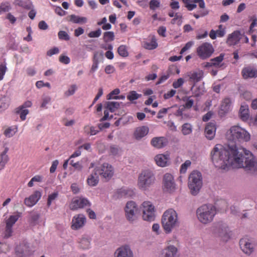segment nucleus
<instances>
[{
  "label": "nucleus",
  "mask_w": 257,
  "mask_h": 257,
  "mask_svg": "<svg viewBox=\"0 0 257 257\" xmlns=\"http://www.w3.org/2000/svg\"><path fill=\"white\" fill-rule=\"evenodd\" d=\"M17 125H13L7 128L4 132V135L7 138H12L18 132Z\"/></svg>",
  "instance_id": "obj_33"
},
{
  "label": "nucleus",
  "mask_w": 257,
  "mask_h": 257,
  "mask_svg": "<svg viewBox=\"0 0 257 257\" xmlns=\"http://www.w3.org/2000/svg\"><path fill=\"white\" fill-rule=\"evenodd\" d=\"M212 162L218 168H243L247 173L257 174V158L246 149L235 145L217 144L210 154Z\"/></svg>",
  "instance_id": "obj_1"
},
{
  "label": "nucleus",
  "mask_w": 257,
  "mask_h": 257,
  "mask_svg": "<svg viewBox=\"0 0 257 257\" xmlns=\"http://www.w3.org/2000/svg\"><path fill=\"white\" fill-rule=\"evenodd\" d=\"M239 114L240 119L242 121H245L249 119V108L247 104H244L241 105L239 109Z\"/></svg>",
  "instance_id": "obj_29"
},
{
  "label": "nucleus",
  "mask_w": 257,
  "mask_h": 257,
  "mask_svg": "<svg viewBox=\"0 0 257 257\" xmlns=\"http://www.w3.org/2000/svg\"><path fill=\"white\" fill-rule=\"evenodd\" d=\"M98 173L106 180L110 179L113 175L114 171L111 165L104 163L100 167L95 168Z\"/></svg>",
  "instance_id": "obj_16"
},
{
  "label": "nucleus",
  "mask_w": 257,
  "mask_h": 257,
  "mask_svg": "<svg viewBox=\"0 0 257 257\" xmlns=\"http://www.w3.org/2000/svg\"><path fill=\"white\" fill-rule=\"evenodd\" d=\"M161 223L166 234L171 233L173 230L180 226L179 214L173 208H169L163 213Z\"/></svg>",
  "instance_id": "obj_2"
},
{
  "label": "nucleus",
  "mask_w": 257,
  "mask_h": 257,
  "mask_svg": "<svg viewBox=\"0 0 257 257\" xmlns=\"http://www.w3.org/2000/svg\"><path fill=\"white\" fill-rule=\"evenodd\" d=\"M90 206V203L87 198L83 197H76L70 202L69 208L74 211Z\"/></svg>",
  "instance_id": "obj_14"
},
{
  "label": "nucleus",
  "mask_w": 257,
  "mask_h": 257,
  "mask_svg": "<svg viewBox=\"0 0 257 257\" xmlns=\"http://www.w3.org/2000/svg\"><path fill=\"white\" fill-rule=\"evenodd\" d=\"M194 43L193 41H189L186 44L185 46L181 49L180 54H183L184 52L189 50L194 45Z\"/></svg>",
  "instance_id": "obj_62"
},
{
  "label": "nucleus",
  "mask_w": 257,
  "mask_h": 257,
  "mask_svg": "<svg viewBox=\"0 0 257 257\" xmlns=\"http://www.w3.org/2000/svg\"><path fill=\"white\" fill-rule=\"evenodd\" d=\"M51 101V98L49 96H44L42 98V102L41 107L42 108H47L46 105Z\"/></svg>",
  "instance_id": "obj_55"
},
{
  "label": "nucleus",
  "mask_w": 257,
  "mask_h": 257,
  "mask_svg": "<svg viewBox=\"0 0 257 257\" xmlns=\"http://www.w3.org/2000/svg\"><path fill=\"white\" fill-rule=\"evenodd\" d=\"M83 132L86 135L93 136L98 133V130L96 127L88 124L83 127Z\"/></svg>",
  "instance_id": "obj_32"
},
{
  "label": "nucleus",
  "mask_w": 257,
  "mask_h": 257,
  "mask_svg": "<svg viewBox=\"0 0 257 257\" xmlns=\"http://www.w3.org/2000/svg\"><path fill=\"white\" fill-rule=\"evenodd\" d=\"M228 141L235 143L248 142L250 140L249 133L238 125L231 126L226 133Z\"/></svg>",
  "instance_id": "obj_3"
},
{
  "label": "nucleus",
  "mask_w": 257,
  "mask_h": 257,
  "mask_svg": "<svg viewBox=\"0 0 257 257\" xmlns=\"http://www.w3.org/2000/svg\"><path fill=\"white\" fill-rule=\"evenodd\" d=\"M106 106L104 111V116L102 118L103 120L107 119L112 117L109 116L108 111L111 112H115L119 107V103L115 101H109L106 103Z\"/></svg>",
  "instance_id": "obj_21"
},
{
  "label": "nucleus",
  "mask_w": 257,
  "mask_h": 257,
  "mask_svg": "<svg viewBox=\"0 0 257 257\" xmlns=\"http://www.w3.org/2000/svg\"><path fill=\"white\" fill-rule=\"evenodd\" d=\"M42 194L39 191H35L28 197L24 199V204L29 207L34 206L40 199Z\"/></svg>",
  "instance_id": "obj_20"
},
{
  "label": "nucleus",
  "mask_w": 257,
  "mask_h": 257,
  "mask_svg": "<svg viewBox=\"0 0 257 257\" xmlns=\"http://www.w3.org/2000/svg\"><path fill=\"white\" fill-rule=\"evenodd\" d=\"M152 230L156 235H159L162 233V230L159 223H154L152 227Z\"/></svg>",
  "instance_id": "obj_53"
},
{
  "label": "nucleus",
  "mask_w": 257,
  "mask_h": 257,
  "mask_svg": "<svg viewBox=\"0 0 257 257\" xmlns=\"http://www.w3.org/2000/svg\"><path fill=\"white\" fill-rule=\"evenodd\" d=\"M241 35L239 31H234L228 36L226 43L229 46L235 45L240 41Z\"/></svg>",
  "instance_id": "obj_26"
},
{
  "label": "nucleus",
  "mask_w": 257,
  "mask_h": 257,
  "mask_svg": "<svg viewBox=\"0 0 257 257\" xmlns=\"http://www.w3.org/2000/svg\"><path fill=\"white\" fill-rule=\"evenodd\" d=\"M183 100L185 102L183 108H190L194 104V100L191 97L185 96L183 98Z\"/></svg>",
  "instance_id": "obj_41"
},
{
  "label": "nucleus",
  "mask_w": 257,
  "mask_h": 257,
  "mask_svg": "<svg viewBox=\"0 0 257 257\" xmlns=\"http://www.w3.org/2000/svg\"><path fill=\"white\" fill-rule=\"evenodd\" d=\"M193 93L196 96L202 95L205 91V87L203 84L197 86L193 90Z\"/></svg>",
  "instance_id": "obj_43"
},
{
  "label": "nucleus",
  "mask_w": 257,
  "mask_h": 257,
  "mask_svg": "<svg viewBox=\"0 0 257 257\" xmlns=\"http://www.w3.org/2000/svg\"><path fill=\"white\" fill-rule=\"evenodd\" d=\"M163 189L165 192L173 193L176 189L174 177L171 173H166L163 177Z\"/></svg>",
  "instance_id": "obj_10"
},
{
  "label": "nucleus",
  "mask_w": 257,
  "mask_h": 257,
  "mask_svg": "<svg viewBox=\"0 0 257 257\" xmlns=\"http://www.w3.org/2000/svg\"><path fill=\"white\" fill-rule=\"evenodd\" d=\"M202 177L201 173L197 171H192L189 176L188 183L191 194L197 195L202 188Z\"/></svg>",
  "instance_id": "obj_6"
},
{
  "label": "nucleus",
  "mask_w": 257,
  "mask_h": 257,
  "mask_svg": "<svg viewBox=\"0 0 257 257\" xmlns=\"http://www.w3.org/2000/svg\"><path fill=\"white\" fill-rule=\"evenodd\" d=\"M191 165V161L188 160H186L184 163H183L180 168V173L181 174H185L186 173L188 168H189Z\"/></svg>",
  "instance_id": "obj_40"
},
{
  "label": "nucleus",
  "mask_w": 257,
  "mask_h": 257,
  "mask_svg": "<svg viewBox=\"0 0 257 257\" xmlns=\"http://www.w3.org/2000/svg\"><path fill=\"white\" fill-rule=\"evenodd\" d=\"M141 96V94H138L136 91H131L128 93L127 98L130 101H133L138 99Z\"/></svg>",
  "instance_id": "obj_45"
},
{
  "label": "nucleus",
  "mask_w": 257,
  "mask_h": 257,
  "mask_svg": "<svg viewBox=\"0 0 257 257\" xmlns=\"http://www.w3.org/2000/svg\"><path fill=\"white\" fill-rule=\"evenodd\" d=\"M59 61L61 63H62L63 64H68L70 62V58L68 56H65V55H61V56H60V57H59Z\"/></svg>",
  "instance_id": "obj_64"
},
{
  "label": "nucleus",
  "mask_w": 257,
  "mask_h": 257,
  "mask_svg": "<svg viewBox=\"0 0 257 257\" xmlns=\"http://www.w3.org/2000/svg\"><path fill=\"white\" fill-rule=\"evenodd\" d=\"M114 257H134V253L131 247L128 245L125 244L116 249Z\"/></svg>",
  "instance_id": "obj_18"
},
{
  "label": "nucleus",
  "mask_w": 257,
  "mask_h": 257,
  "mask_svg": "<svg viewBox=\"0 0 257 257\" xmlns=\"http://www.w3.org/2000/svg\"><path fill=\"white\" fill-rule=\"evenodd\" d=\"M125 214L126 219L130 222H133L139 214V209L136 203L133 201L126 203L124 208Z\"/></svg>",
  "instance_id": "obj_9"
},
{
  "label": "nucleus",
  "mask_w": 257,
  "mask_h": 257,
  "mask_svg": "<svg viewBox=\"0 0 257 257\" xmlns=\"http://www.w3.org/2000/svg\"><path fill=\"white\" fill-rule=\"evenodd\" d=\"M216 131V124L213 122H209L206 124L204 130L205 137L209 140L214 138Z\"/></svg>",
  "instance_id": "obj_22"
},
{
  "label": "nucleus",
  "mask_w": 257,
  "mask_h": 257,
  "mask_svg": "<svg viewBox=\"0 0 257 257\" xmlns=\"http://www.w3.org/2000/svg\"><path fill=\"white\" fill-rule=\"evenodd\" d=\"M9 105V100L7 98L4 97L0 100V109L2 110L6 109Z\"/></svg>",
  "instance_id": "obj_54"
},
{
  "label": "nucleus",
  "mask_w": 257,
  "mask_h": 257,
  "mask_svg": "<svg viewBox=\"0 0 257 257\" xmlns=\"http://www.w3.org/2000/svg\"><path fill=\"white\" fill-rule=\"evenodd\" d=\"M160 5L159 0H151L150 2V8L152 10H155Z\"/></svg>",
  "instance_id": "obj_58"
},
{
  "label": "nucleus",
  "mask_w": 257,
  "mask_h": 257,
  "mask_svg": "<svg viewBox=\"0 0 257 257\" xmlns=\"http://www.w3.org/2000/svg\"><path fill=\"white\" fill-rule=\"evenodd\" d=\"M214 51V48L210 43L205 42L197 48L196 52L201 59H206L211 56Z\"/></svg>",
  "instance_id": "obj_11"
},
{
  "label": "nucleus",
  "mask_w": 257,
  "mask_h": 257,
  "mask_svg": "<svg viewBox=\"0 0 257 257\" xmlns=\"http://www.w3.org/2000/svg\"><path fill=\"white\" fill-rule=\"evenodd\" d=\"M182 16L180 14L176 13L174 16V18L172 20V23L173 24H177L178 25H181L182 23Z\"/></svg>",
  "instance_id": "obj_52"
},
{
  "label": "nucleus",
  "mask_w": 257,
  "mask_h": 257,
  "mask_svg": "<svg viewBox=\"0 0 257 257\" xmlns=\"http://www.w3.org/2000/svg\"><path fill=\"white\" fill-rule=\"evenodd\" d=\"M20 217V214L17 213L10 215L5 220L6 226L3 232L4 237L8 238L13 235L14 230L13 226Z\"/></svg>",
  "instance_id": "obj_8"
},
{
  "label": "nucleus",
  "mask_w": 257,
  "mask_h": 257,
  "mask_svg": "<svg viewBox=\"0 0 257 257\" xmlns=\"http://www.w3.org/2000/svg\"><path fill=\"white\" fill-rule=\"evenodd\" d=\"M149 131V128L147 126H141L137 127L134 132V138L140 140L147 135Z\"/></svg>",
  "instance_id": "obj_25"
},
{
  "label": "nucleus",
  "mask_w": 257,
  "mask_h": 257,
  "mask_svg": "<svg viewBox=\"0 0 257 257\" xmlns=\"http://www.w3.org/2000/svg\"><path fill=\"white\" fill-rule=\"evenodd\" d=\"M77 86L75 84L70 85L68 89L65 92V96L68 97L73 95L77 90Z\"/></svg>",
  "instance_id": "obj_44"
},
{
  "label": "nucleus",
  "mask_w": 257,
  "mask_h": 257,
  "mask_svg": "<svg viewBox=\"0 0 257 257\" xmlns=\"http://www.w3.org/2000/svg\"><path fill=\"white\" fill-rule=\"evenodd\" d=\"M70 20L74 23L83 24L87 22V19L84 17H80L75 15L70 16Z\"/></svg>",
  "instance_id": "obj_34"
},
{
  "label": "nucleus",
  "mask_w": 257,
  "mask_h": 257,
  "mask_svg": "<svg viewBox=\"0 0 257 257\" xmlns=\"http://www.w3.org/2000/svg\"><path fill=\"white\" fill-rule=\"evenodd\" d=\"M58 37L61 40H69L70 39L68 34L65 31H60L58 34Z\"/></svg>",
  "instance_id": "obj_57"
},
{
  "label": "nucleus",
  "mask_w": 257,
  "mask_h": 257,
  "mask_svg": "<svg viewBox=\"0 0 257 257\" xmlns=\"http://www.w3.org/2000/svg\"><path fill=\"white\" fill-rule=\"evenodd\" d=\"M192 131V125L189 123H185L181 126V132L184 136L190 135Z\"/></svg>",
  "instance_id": "obj_35"
},
{
  "label": "nucleus",
  "mask_w": 257,
  "mask_h": 257,
  "mask_svg": "<svg viewBox=\"0 0 257 257\" xmlns=\"http://www.w3.org/2000/svg\"><path fill=\"white\" fill-rule=\"evenodd\" d=\"M231 105V101L228 98H224L220 106V113H225L229 111Z\"/></svg>",
  "instance_id": "obj_31"
},
{
  "label": "nucleus",
  "mask_w": 257,
  "mask_h": 257,
  "mask_svg": "<svg viewBox=\"0 0 257 257\" xmlns=\"http://www.w3.org/2000/svg\"><path fill=\"white\" fill-rule=\"evenodd\" d=\"M239 246L242 252L247 255H250L254 251V245L253 240L247 236L240 239Z\"/></svg>",
  "instance_id": "obj_13"
},
{
  "label": "nucleus",
  "mask_w": 257,
  "mask_h": 257,
  "mask_svg": "<svg viewBox=\"0 0 257 257\" xmlns=\"http://www.w3.org/2000/svg\"><path fill=\"white\" fill-rule=\"evenodd\" d=\"M184 82V79L182 78H180L178 79H177V81H175L173 82V86L175 88H178L183 84Z\"/></svg>",
  "instance_id": "obj_61"
},
{
  "label": "nucleus",
  "mask_w": 257,
  "mask_h": 257,
  "mask_svg": "<svg viewBox=\"0 0 257 257\" xmlns=\"http://www.w3.org/2000/svg\"><path fill=\"white\" fill-rule=\"evenodd\" d=\"M178 242V240L176 235H173L171 237H170L166 240V246H175L174 244H177Z\"/></svg>",
  "instance_id": "obj_48"
},
{
  "label": "nucleus",
  "mask_w": 257,
  "mask_h": 257,
  "mask_svg": "<svg viewBox=\"0 0 257 257\" xmlns=\"http://www.w3.org/2000/svg\"><path fill=\"white\" fill-rule=\"evenodd\" d=\"M14 4L16 6H19L27 9H31L33 7V5L31 3L29 2L27 4L23 0H15Z\"/></svg>",
  "instance_id": "obj_39"
},
{
  "label": "nucleus",
  "mask_w": 257,
  "mask_h": 257,
  "mask_svg": "<svg viewBox=\"0 0 257 257\" xmlns=\"http://www.w3.org/2000/svg\"><path fill=\"white\" fill-rule=\"evenodd\" d=\"M120 91L118 89H115L111 91L108 95L107 99H117V96H115V95H117L119 93Z\"/></svg>",
  "instance_id": "obj_60"
},
{
  "label": "nucleus",
  "mask_w": 257,
  "mask_h": 257,
  "mask_svg": "<svg viewBox=\"0 0 257 257\" xmlns=\"http://www.w3.org/2000/svg\"><path fill=\"white\" fill-rule=\"evenodd\" d=\"M216 213L215 206L211 204L202 205L196 210V216L198 221L204 225L211 223Z\"/></svg>",
  "instance_id": "obj_4"
},
{
  "label": "nucleus",
  "mask_w": 257,
  "mask_h": 257,
  "mask_svg": "<svg viewBox=\"0 0 257 257\" xmlns=\"http://www.w3.org/2000/svg\"><path fill=\"white\" fill-rule=\"evenodd\" d=\"M241 73L243 78L245 79L257 77V69L251 66L243 68Z\"/></svg>",
  "instance_id": "obj_23"
},
{
  "label": "nucleus",
  "mask_w": 257,
  "mask_h": 257,
  "mask_svg": "<svg viewBox=\"0 0 257 257\" xmlns=\"http://www.w3.org/2000/svg\"><path fill=\"white\" fill-rule=\"evenodd\" d=\"M86 223V218L83 214L74 215L71 222V228L72 230H77L83 227Z\"/></svg>",
  "instance_id": "obj_15"
},
{
  "label": "nucleus",
  "mask_w": 257,
  "mask_h": 257,
  "mask_svg": "<svg viewBox=\"0 0 257 257\" xmlns=\"http://www.w3.org/2000/svg\"><path fill=\"white\" fill-rule=\"evenodd\" d=\"M70 164L77 170H81L82 168L81 164L79 162H74L73 160H71Z\"/></svg>",
  "instance_id": "obj_63"
},
{
  "label": "nucleus",
  "mask_w": 257,
  "mask_h": 257,
  "mask_svg": "<svg viewBox=\"0 0 257 257\" xmlns=\"http://www.w3.org/2000/svg\"><path fill=\"white\" fill-rule=\"evenodd\" d=\"M185 7L189 11H192L196 8V4H194L193 0H183Z\"/></svg>",
  "instance_id": "obj_47"
},
{
  "label": "nucleus",
  "mask_w": 257,
  "mask_h": 257,
  "mask_svg": "<svg viewBox=\"0 0 257 257\" xmlns=\"http://www.w3.org/2000/svg\"><path fill=\"white\" fill-rule=\"evenodd\" d=\"M203 77L202 71L193 72L189 75V78L194 82H197L201 80Z\"/></svg>",
  "instance_id": "obj_36"
},
{
  "label": "nucleus",
  "mask_w": 257,
  "mask_h": 257,
  "mask_svg": "<svg viewBox=\"0 0 257 257\" xmlns=\"http://www.w3.org/2000/svg\"><path fill=\"white\" fill-rule=\"evenodd\" d=\"M142 217L144 220L152 221L155 220V207L150 201H144L141 205Z\"/></svg>",
  "instance_id": "obj_7"
},
{
  "label": "nucleus",
  "mask_w": 257,
  "mask_h": 257,
  "mask_svg": "<svg viewBox=\"0 0 257 257\" xmlns=\"http://www.w3.org/2000/svg\"><path fill=\"white\" fill-rule=\"evenodd\" d=\"M179 249L177 246H166L162 250L161 257H180Z\"/></svg>",
  "instance_id": "obj_17"
},
{
  "label": "nucleus",
  "mask_w": 257,
  "mask_h": 257,
  "mask_svg": "<svg viewBox=\"0 0 257 257\" xmlns=\"http://www.w3.org/2000/svg\"><path fill=\"white\" fill-rule=\"evenodd\" d=\"M215 233L216 235L223 241H227L232 235L231 231L225 223H219L216 227Z\"/></svg>",
  "instance_id": "obj_12"
},
{
  "label": "nucleus",
  "mask_w": 257,
  "mask_h": 257,
  "mask_svg": "<svg viewBox=\"0 0 257 257\" xmlns=\"http://www.w3.org/2000/svg\"><path fill=\"white\" fill-rule=\"evenodd\" d=\"M11 6L9 3H4L0 5V14L9 11L11 10Z\"/></svg>",
  "instance_id": "obj_49"
},
{
  "label": "nucleus",
  "mask_w": 257,
  "mask_h": 257,
  "mask_svg": "<svg viewBox=\"0 0 257 257\" xmlns=\"http://www.w3.org/2000/svg\"><path fill=\"white\" fill-rule=\"evenodd\" d=\"M118 53L121 56L126 57L128 55V52L126 47L124 45H121L118 48Z\"/></svg>",
  "instance_id": "obj_51"
},
{
  "label": "nucleus",
  "mask_w": 257,
  "mask_h": 257,
  "mask_svg": "<svg viewBox=\"0 0 257 257\" xmlns=\"http://www.w3.org/2000/svg\"><path fill=\"white\" fill-rule=\"evenodd\" d=\"M91 238L86 235H83L80 239L79 245L83 249H88L91 245Z\"/></svg>",
  "instance_id": "obj_30"
},
{
  "label": "nucleus",
  "mask_w": 257,
  "mask_h": 257,
  "mask_svg": "<svg viewBox=\"0 0 257 257\" xmlns=\"http://www.w3.org/2000/svg\"><path fill=\"white\" fill-rule=\"evenodd\" d=\"M168 143L167 139L164 137L153 138L151 144L157 149H161L165 147Z\"/></svg>",
  "instance_id": "obj_24"
},
{
  "label": "nucleus",
  "mask_w": 257,
  "mask_h": 257,
  "mask_svg": "<svg viewBox=\"0 0 257 257\" xmlns=\"http://www.w3.org/2000/svg\"><path fill=\"white\" fill-rule=\"evenodd\" d=\"M29 111L27 108H24L21 106L18 108L17 113L19 114L22 120H25L26 119V116L29 113Z\"/></svg>",
  "instance_id": "obj_38"
},
{
  "label": "nucleus",
  "mask_w": 257,
  "mask_h": 257,
  "mask_svg": "<svg viewBox=\"0 0 257 257\" xmlns=\"http://www.w3.org/2000/svg\"><path fill=\"white\" fill-rule=\"evenodd\" d=\"M155 181L154 172L151 170L145 169L142 171L138 176L137 186L142 191H148Z\"/></svg>",
  "instance_id": "obj_5"
},
{
  "label": "nucleus",
  "mask_w": 257,
  "mask_h": 257,
  "mask_svg": "<svg viewBox=\"0 0 257 257\" xmlns=\"http://www.w3.org/2000/svg\"><path fill=\"white\" fill-rule=\"evenodd\" d=\"M114 34L113 32H106L103 34V40L105 42L112 41L114 40Z\"/></svg>",
  "instance_id": "obj_42"
},
{
  "label": "nucleus",
  "mask_w": 257,
  "mask_h": 257,
  "mask_svg": "<svg viewBox=\"0 0 257 257\" xmlns=\"http://www.w3.org/2000/svg\"><path fill=\"white\" fill-rule=\"evenodd\" d=\"M9 150V148L6 147L4 150L0 154V171L3 170L5 168L6 165L9 160V156L7 154Z\"/></svg>",
  "instance_id": "obj_28"
},
{
  "label": "nucleus",
  "mask_w": 257,
  "mask_h": 257,
  "mask_svg": "<svg viewBox=\"0 0 257 257\" xmlns=\"http://www.w3.org/2000/svg\"><path fill=\"white\" fill-rule=\"evenodd\" d=\"M224 58V55L221 54L219 56L216 57L213 59H211V61L213 62V66L218 67L219 66L220 63L222 61Z\"/></svg>",
  "instance_id": "obj_46"
},
{
  "label": "nucleus",
  "mask_w": 257,
  "mask_h": 257,
  "mask_svg": "<svg viewBox=\"0 0 257 257\" xmlns=\"http://www.w3.org/2000/svg\"><path fill=\"white\" fill-rule=\"evenodd\" d=\"M158 46V44L156 42V39L155 37H152L150 42H146L144 43V47L145 48L148 50H153L156 48Z\"/></svg>",
  "instance_id": "obj_37"
},
{
  "label": "nucleus",
  "mask_w": 257,
  "mask_h": 257,
  "mask_svg": "<svg viewBox=\"0 0 257 257\" xmlns=\"http://www.w3.org/2000/svg\"><path fill=\"white\" fill-rule=\"evenodd\" d=\"M58 196V193L57 192H53L49 195L47 203V205L48 207L51 206L52 202L57 198Z\"/></svg>",
  "instance_id": "obj_50"
},
{
  "label": "nucleus",
  "mask_w": 257,
  "mask_h": 257,
  "mask_svg": "<svg viewBox=\"0 0 257 257\" xmlns=\"http://www.w3.org/2000/svg\"><path fill=\"white\" fill-rule=\"evenodd\" d=\"M101 34V30L100 29H98L96 31L90 32L88 34V36L91 38H98Z\"/></svg>",
  "instance_id": "obj_56"
},
{
  "label": "nucleus",
  "mask_w": 257,
  "mask_h": 257,
  "mask_svg": "<svg viewBox=\"0 0 257 257\" xmlns=\"http://www.w3.org/2000/svg\"><path fill=\"white\" fill-rule=\"evenodd\" d=\"M7 70L6 64L5 63L0 64V80H2Z\"/></svg>",
  "instance_id": "obj_59"
},
{
  "label": "nucleus",
  "mask_w": 257,
  "mask_h": 257,
  "mask_svg": "<svg viewBox=\"0 0 257 257\" xmlns=\"http://www.w3.org/2000/svg\"><path fill=\"white\" fill-rule=\"evenodd\" d=\"M156 165L160 167H166L170 164V157L168 154H158L154 157Z\"/></svg>",
  "instance_id": "obj_19"
},
{
  "label": "nucleus",
  "mask_w": 257,
  "mask_h": 257,
  "mask_svg": "<svg viewBox=\"0 0 257 257\" xmlns=\"http://www.w3.org/2000/svg\"><path fill=\"white\" fill-rule=\"evenodd\" d=\"M99 182V177L97 171L95 168L92 173L88 176L87 183L91 187L95 186Z\"/></svg>",
  "instance_id": "obj_27"
}]
</instances>
